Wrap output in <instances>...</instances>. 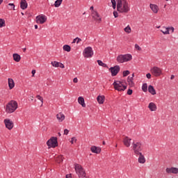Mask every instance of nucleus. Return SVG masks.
Listing matches in <instances>:
<instances>
[{"label": "nucleus", "mask_w": 178, "mask_h": 178, "mask_svg": "<svg viewBox=\"0 0 178 178\" xmlns=\"http://www.w3.org/2000/svg\"><path fill=\"white\" fill-rule=\"evenodd\" d=\"M63 0H56L54 3L55 8H59L60 5H62V2Z\"/></svg>", "instance_id": "obj_28"}, {"label": "nucleus", "mask_w": 178, "mask_h": 178, "mask_svg": "<svg viewBox=\"0 0 178 178\" xmlns=\"http://www.w3.org/2000/svg\"><path fill=\"white\" fill-rule=\"evenodd\" d=\"M113 86L117 91H124V90L127 88V86L126 85H123V83L120 81H115Z\"/></svg>", "instance_id": "obj_6"}, {"label": "nucleus", "mask_w": 178, "mask_h": 178, "mask_svg": "<svg viewBox=\"0 0 178 178\" xmlns=\"http://www.w3.org/2000/svg\"><path fill=\"white\" fill-rule=\"evenodd\" d=\"M170 28H164L163 29H161V31L163 33V34H169V30Z\"/></svg>", "instance_id": "obj_35"}, {"label": "nucleus", "mask_w": 178, "mask_h": 178, "mask_svg": "<svg viewBox=\"0 0 178 178\" xmlns=\"http://www.w3.org/2000/svg\"><path fill=\"white\" fill-rule=\"evenodd\" d=\"M124 31H125V33H127L128 34H130V33H131V28L130 27V26L128 25L124 29Z\"/></svg>", "instance_id": "obj_33"}, {"label": "nucleus", "mask_w": 178, "mask_h": 178, "mask_svg": "<svg viewBox=\"0 0 178 178\" xmlns=\"http://www.w3.org/2000/svg\"><path fill=\"white\" fill-rule=\"evenodd\" d=\"M32 76L34 77V74H35V70H32Z\"/></svg>", "instance_id": "obj_50"}, {"label": "nucleus", "mask_w": 178, "mask_h": 178, "mask_svg": "<svg viewBox=\"0 0 178 178\" xmlns=\"http://www.w3.org/2000/svg\"><path fill=\"white\" fill-rule=\"evenodd\" d=\"M60 63L58 61H53L51 62V66L54 67H59Z\"/></svg>", "instance_id": "obj_36"}, {"label": "nucleus", "mask_w": 178, "mask_h": 178, "mask_svg": "<svg viewBox=\"0 0 178 178\" xmlns=\"http://www.w3.org/2000/svg\"><path fill=\"white\" fill-rule=\"evenodd\" d=\"M3 2V0H0V5Z\"/></svg>", "instance_id": "obj_59"}, {"label": "nucleus", "mask_w": 178, "mask_h": 178, "mask_svg": "<svg viewBox=\"0 0 178 178\" xmlns=\"http://www.w3.org/2000/svg\"><path fill=\"white\" fill-rule=\"evenodd\" d=\"M97 63L99 66H102V67H108V65L104 63V62H102L101 60H97Z\"/></svg>", "instance_id": "obj_30"}, {"label": "nucleus", "mask_w": 178, "mask_h": 178, "mask_svg": "<svg viewBox=\"0 0 178 178\" xmlns=\"http://www.w3.org/2000/svg\"><path fill=\"white\" fill-rule=\"evenodd\" d=\"M149 6L152 12H154V13H158V11L159 10V7H158L156 4L150 3Z\"/></svg>", "instance_id": "obj_17"}, {"label": "nucleus", "mask_w": 178, "mask_h": 178, "mask_svg": "<svg viewBox=\"0 0 178 178\" xmlns=\"http://www.w3.org/2000/svg\"><path fill=\"white\" fill-rule=\"evenodd\" d=\"M133 59L131 54H120L117 57V62L118 63H124V62H129Z\"/></svg>", "instance_id": "obj_4"}, {"label": "nucleus", "mask_w": 178, "mask_h": 178, "mask_svg": "<svg viewBox=\"0 0 178 178\" xmlns=\"http://www.w3.org/2000/svg\"><path fill=\"white\" fill-rule=\"evenodd\" d=\"M108 71L111 72L112 77H115L120 72V66L115 65L114 67H111L108 69Z\"/></svg>", "instance_id": "obj_9"}, {"label": "nucleus", "mask_w": 178, "mask_h": 178, "mask_svg": "<svg viewBox=\"0 0 178 178\" xmlns=\"http://www.w3.org/2000/svg\"><path fill=\"white\" fill-rule=\"evenodd\" d=\"M47 22V17L45 15H38L36 17V23H40V24H44Z\"/></svg>", "instance_id": "obj_12"}, {"label": "nucleus", "mask_w": 178, "mask_h": 178, "mask_svg": "<svg viewBox=\"0 0 178 178\" xmlns=\"http://www.w3.org/2000/svg\"><path fill=\"white\" fill-rule=\"evenodd\" d=\"M58 136H60V132L58 133Z\"/></svg>", "instance_id": "obj_62"}, {"label": "nucleus", "mask_w": 178, "mask_h": 178, "mask_svg": "<svg viewBox=\"0 0 178 178\" xmlns=\"http://www.w3.org/2000/svg\"><path fill=\"white\" fill-rule=\"evenodd\" d=\"M78 102L81 105L83 108H86V103L84 102V97H79L78 98Z\"/></svg>", "instance_id": "obj_24"}, {"label": "nucleus", "mask_w": 178, "mask_h": 178, "mask_svg": "<svg viewBox=\"0 0 178 178\" xmlns=\"http://www.w3.org/2000/svg\"><path fill=\"white\" fill-rule=\"evenodd\" d=\"M76 141H77V139L76 138V137H72L71 138L70 143H71V144H74V143H76Z\"/></svg>", "instance_id": "obj_41"}, {"label": "nucleus", "mask_w": 178, "mask_h": 178, "mask_svg": "<svg viewBox=\"0 0 178 178\" xmlns=\"http://www.w3.org/2000/svg\"><path fill=\"white\" fill-rule=\"evenodd\" d=\"M21 15H22V16H24V13H21Z\"/></svg>", "instance_id": "obj_60"}, {"label": "nucleus", "mask_w": 178, "mask_h": 178, "mask_svg": "<svg viewBox=\"0 0 178 178\" xmlns=\"http://www.w3.org/2000/svg\"><path fill=\"white\" fill-rule=\"evenodd\" d=\"M26 48H24V49H23V51H24V52H26Z\"/></svg>", "instance_id": "obj_58"}, {"label": "nucleus", "mask_w": 178, "mask_h": 178, "mask_svg": "<svg viewBox=\"0 0 178 178\" xmlns=\"http://www.w3.org/2000/svg\"><path fill=\"white\" fill-rule=\"evenodd\" d=\"M152 74L155 76V77H159L162 74V70L158 67H153L151 69Z\"/></svg>", "instance_id": "obj_10"}, {"label": "nucleus", "mask_w": 178, "mask_h": 178, "mask_svg": "<svg viewBox=\"0 0 178 178\" xmlns=\"http://www.w3.org/2000/svg\"><path fill=\"white\" fill-rule=\"evenodd\" d=\"M8 81L10 90L15 88V81H13V79L8 78Z\"/></svg>", "instance_id": "obj_18"}, {"label": "nucleus", "mask_w": 178, "mask_h": 178, "mask_svg": "<svg viewBox=\"0 0 178 178\" xmlns=\"http://www.w3.org/2000/svg\"><path fill=\"white\" fill-rule=\"evenodd\" d=\"M66 178H72V175H67Z\"/></svg>", "instance_id": "obj_51"}, {"label": "nucleus", "mask_w": 178, "mask_h": 178, "mask_svg": "<svg viewBox=\"0 0 178 178\" xmlns=\"http://www.w3.org/2000/svg\"><path fill=\"white\" fill-rule=\"evenodd\" d=\"M4 124L6 125V129H8V130H12L15 126L13 122L9 119L4 120Z\"/></svg>", "instance_id": "obj_11"}, {"label": "nucleus", "mask_w": 178, "mask_h": 178, "mask_svg": "<svg viewBox=\"0 0 178 178\" xmlns=\"http://www.w3.org/2000/svg\"><path fill=\"white\" fill-rule=\"evenodd\" d=\"M133 80H134V79L130 78V76H128L127 82L129 83V85L130 86V87H134V81H133Z\"/></svg>", "instance_id": "obj_27"}, {"label": "nucleus", "mask_w": 178, "mask_h": 178, "mask_svg": "<svg viewBox=\"0 0 178 178\" xmlns=\"http://www.w3.org/2000/svg\"><path fill=\"white\" fill-rule=\"evenodd\" d=\"M56 118L58 122H63L65 120V115L62 113H59L56 115Z\"/></svg>", "instance_id": "obj_23"}, {"label": "nucleus", "mask_w": 178, "mask_h": 178, "mask_svg": "<svg viewBox=\"0 0 178 178\" xmlns=\"http://www.w3.org/2000/svg\"><path fill=\"white\" fill-rule=\"evenodd\" d=\"M47 145L49 148H56L58 147V138L52 136L47 140Z\"/></svg>", "instance_id": "obj_7"}, {"label": "nucleus", "mask_w": 178, "mask_h": 178, "mask_svg": "<svg viewBox=\"0 0 178 178\" xmlns=\"http://www.w3.org/2000/svg\"><path fill=\"white\" fill-rule=\"evenodd\" d=\"M111 3L113 9H116V0H111Z\"/></svg>", "instance_id": "obj_39"}, {"label": "nucleus", "mask_w": 178, "mask_h": 178, "mask_svg": "<svg viewBox=\"0 0 178 178\" xmlns=\"http://www.w3.org/2000/svg\"><path fill=\"white\" fill-rule=\"evenodd\" d=\"M97 102L99 104H104V102H105V96L104 95H99L97 97Z\"/></svg>", "instance_id": "obj_22"}, {"label": "nucleus", "mask_w": 178, "mask_h": 178, "mask_svg": "<svg viewBox=\"0 0 178 178\" xmlns=\"http://www.w3.org/2000/svg\"><path fill=\"white\" fill-rule=\"evenodd\" d=\"M129 74H130V71L129 70H125L122 72L123 77H127V76H129Z\"/></svg>", "instance_id": "obj_38"}, {"label": "nucleus", "mask_w": 178, "mask_h": 178, "mask_svg": "<svg viewBox=\"0 0 178 178\" xmlns=\"http://www.w3.org/2000/svg\"><path fill=\"white\" fill-rule=\"evenodd\" d=\"M135 48L136 49H137L138 51H141V48L139 47L138 44H135Z\"/></svg>", "instance_id": "obj_44"}, {"label": "nucleus", "mask_w": 178, "mask_h": 178, "mask_svg": "<svg viewBox=\"0 0 178 178\" xmlns=\"http://www.w3.org/2000/svg\"><path fill=\"white\" fill-rule=\"evenodd\" d=\"M63 48V50L66 51L67 52H70L72 49V47H70L69 44H65Z\"/></svg>", "instance_id": "obj_29"}, {"label": "nucleus", "mask_w": 178, "mask_h": 178, "mask_svg": "<svg viewBox=\"0 0 178 178\" xmlns=\"http://www.w3.org/2000/svg\"><path fill=\"white\" fill-rule=\"evenodd\" d=\"M76 41H77V39L74 38L72 41V44H75Z\"/></svg>", "instance_id": "obj_52"}, {"label": "nucleus", "mask_w": 178, "mask_h": 178, "mask_svg": "<svg viewBox=\"0 0 178 178\" xmlns=\"http://www.w3.org/2000/svg\"><path fill=\"white\" fill-rule=\"evenodd\" d=\"M90 10H92V12L94 10V6H91Z\"/></svg>", "instance_id": "obj_54"}, {"label": "nucleus", "mask_w": 178, "mask_h": 178, "mask_svg": "<svg viewBox=\"0 0 178 178\" xmlns=\"http://www.w3.org/2000/svg\"><path fill=\"white\" fill-rule=\"evenodd\" d=\"M58 67H60L61 69H65V65L63 63H60Z\"/></svg>", "instance_id": "obj_45"}, {"label": "nucleus", "mask_w": 178, "mask_h": 178, "mask_svg": "<svg viewBox=\"0 0 178 178\" xmlns=\"http://www.w3.org/2000/svg\"><path fill=\"white\" fill-rule=\"evenodd\" d=\"M73 81H74V83H79V79H77V78H74L73 79Z\"/></svg>", "instance_id": "obj_49"}, {"label": "nucleus", "mask_w": 178, "mask_h": 178, "mask_svg": "<svg viewBox=\"0 0 178 178\" xmlns=\"http://www.w3.org/2000/svg\"><path fill=\"white\" fill-rule=\"evenodd\" d=\"M102 144H103V145H105V141H103V143H102Z\"/></svg>", "instance_id": "obj_61"}, {"label": "nucleus", "mask_w": 178, "mask_h": 178, "mask_svg": "<svg viewBox=\"0 0 178 178\" xmlns=\"http://www.w3.org/2000/svg\"><path fill=\"white\" fill-rule=\"evenodd\" d=\"M56 161L57 163H60L61 162H63V156L62 155L58 156L56 158Z\"/></svg>", "instance_id": "obj_31"}, {"label": "nucleus", "mask_w": 178, "mask_h": 178, "mask_svg": "<svg viewBox=\"0 0 178 178\" xmlns=\"http://www.w3.org/2000/svg\"><path fill=\"white\" fill-rule=\"evenodd\" d=\"M170 30H172V33L175 31V28L174 27H171Z\"/></svg>", "instance_id": "obj_55"}, {"label": "nucleus", "mask_w": 178, "mask_h": 178, "mask_svg": "<svg viewBox=\"0 0 178 178\" xmlns=\"http://www.w3.org/2000/svg\"><path fill=\"white\" fill-rule=\"evenodd\" d=\"M27 6H28L27 1L26 0H21V2H20L21 9L24 10L27 9Z\"/></svg>", "instance_id": "obj_19"}, {"label": "nucleus", "mask_w": 178, "mask_h": 178, "mask_svg": "<svg viewBox=\"0 0 178 178\" xmlns=\"http://www.w3.org/2000/svg\"><path fill=\"white\" fill-rule=\"evenodd\" d=\"M64 134L65 136H67L69 134V129H64Z\"/></svg>", "instance_id": "obj_46"}, {"label": "nucleus", "mask_w": 178, "mask_h": 178, "mask_svg": "<svg viewBox=\"0 0 178 178\" xmlns=\"http://www.w3.org/2000/svg\"><path fill=\"white\" fill-rule=\"evenodd\" d=\"M6 24H5V19L0 18V29H2V27H5Z\"/></svg>", "instance_id": "obj_34"}, {"label": "nucleus", "mask_w": 178, "mask_h": 178, "mask_svg": "<svg viewBox=\"0 0 178 178\" xmlns=\"http://www.w3.org/2000/svg\"><path fill=\"white\" fill-rule=\"evenodd\" d=\"M94 55V51H92V48L91 47H88L83 50L84 58H92Z\"/></svg>", "instance_id": "obj_8"}, {"label": "nucleus", "mask_w": 178, "mask_h": 178, "mask_svg": "<svg viewBox=\"0 0 178 178\" xmlns=\"http://www.w3.org/2000/svg\"><path fill=\"white\" fill-rule=\"evenodd\" d=\"M36 98H38V99H39V101H41L42 105V104H44V98H42V97H41L40 95H37Z\"/></svg>", "instance_id": "obj_40"}, {"label": "nucleus", "mask_w": 178, "mask_h": 178, "mask_svg": "<svg viewBox=\"0 0 178 178\" xmlns=\"http://www.w3.org/2000/svg\"><path fill=\"white\" fill-rule=\"evenodd\" d=\"M8 9L9 10H12V9L15 10V4L12 3H8Z\"/></svg>", "instance_id": "obj_37"}, {"label": "nucleus", "mask_w": 178, "mask_h": 178, "mask_svg": "<svg viewBox=\"0 0 178 178\" xmlns=\"http://www.w3.org/2000/svg\"><path fill=\"white\" fill-rule=\"evenodd\" d=\"M122 143H123L124 145H125V147L129 148V147H130V145H131V138H129V136H125L123 138Z\"/></svg>", "instance_id": "obj_15"}, {"label": "nucleus", "mask_w": 178, "mask_h": 178, "mask_svg": "<svg viewBox=\"0 0 178 178\" xmlns=\"http://www.w3.org/2000/svg\"><path fill=\"white\" fill-rule=\"evenodd\" d=\"M146 77H147V79H151V74L149 73H147L146 74Z\"/></svg>", "instance_id": "obj_48"}, {"label": "nucleus", "mask_w": 178, "mask_h": 178, "mask_svg": "<svg viewBox=\"0 0 178 178\" xmlns=\"http://www.w3.org/2000/svg\"><path fill=\"white\" fill-rule=\"evenodd\" d=\"M76 40H77L76 44H79V42L81 41V39L80 38H76Z\"/></svg>", "instance_id": "obj_47"}, {"label": "nucleus", "mask_w": 178, "mask_h": 178, "mask_svg": "<svg viewBox=\"0 0 178 178\" xmlns=\"http://www.w3.org/2000/svg\"><path fill=\"white\" fill-rule=\"evenodd\" d=\"M165 1H169V0H165Z\"/></svg>", "instance_id": "obj_64"}, {"label": "nucleus", "mask_w": 178, "mask_h": 178, "mask_svg": "<svg viewBox=\"0 0 178 178\" xmlns=\"http://www.w3.org/2000/svg\"><path fill=\"white\" fill-rule=\"evenodd\" d=\"M92 17L95 22H102V19L99 17V14L95 10L92 11Z\"/></svg>", "instance_id": "obj_13"}, {"label": "nucleus", "mask_w": 178, "mask_h": 178, "mask_svg": "<svg viewBox=\"0 0 178 178\" xmlns=\"http://www.w3.org/2000/svg\"><path fill=\"white\" fill-rule=\"evenodd\" d=\"M18 107L19 106L17 104V102L11 100L7 104L6 111L7 113H13V112H15Z\"/></svg>", "instance_id": "obj_2"}, {"label": "nucleus", "mask_w": 178, "mask_h": 178, "mask_svg": "<svg viewBox=\"0 0 178 178\" xmlns=\"http://www.w3.org/2000/svg\"><path fill=\"white\" fill-rule=\"evenodd\" d=\"M35 29H38V25H35Z\"/></svg>", "instance_id": "obj_56"}, {"label": "nucleus", "mask_w": 178, "mask_h": 178, "mask_svg": "<svg viewBox=\"0 0 178 178\" xmlns=\"http://www.w3.org/2000/svg\"><path fill=\"white\" fill-rule=\"evenodd\" d=\"M113 16L114 17H119V13H118V11H113Z\"/></svg>", "instance_id": "obj_42"}, {"label": "nucleus", "mask_w": 178, "mask_h": 178, "mask_svg": "<svg viewBox=\"0 0 178 178\" xmlns=\"http://www.w3.org/2000/svg\"><path fill=\"white\" fill-rule=\"evenodd\" d=\"M131 78L134 79V73L132 74V76Z\"/></svg>", "instance_id": "obj_57"}, {"label": "nucleus", "mask_w": 178, "mask_h": 178, "mask_svg": "<svg viewBox=\"0 0 178 178\" xmlns=\"http://www.w3.org/2000/svg\"><path fill=\"white\" fill-rule=\"evenodd\" d=\"M148 91L152 94V95H155L156 94V91L155 90V88H154V86L149 85L148 87Z\"/></svg>", "instance_id": "obj_25"}, {"label": "nucleus", "mask_w": 178, "mask_h": 178, "mask_svg": "<svg viewBox=\"0 0 178 178\" xmlns=\"http://www.w3.org/2000/svg\"><path fill=\"white\" fill-rule=\"evenodd\" d=\"M127 94L128 95H131V94H133V90L129 89V90H127Z\"/></svg>", "instance_id": "obj_43"}, {"label": "nucleus", "mask_w": 178, "mask_h": 178, "mask_svg": "<svg viewBox=\"0 0 178 178\" xmlns=\"http://www.w3.org/2000/svg\"><path fill=\"white\" fill-rule=\"evenodd\" d=\"M74 169L79 178H88L86 170L83 168L81 165L77 163L74 164Z\"/></svg>", "instance_id": "obj_3"}, {"label": "nucleus", "mask_w": 178, "mask_h": 178, "mask_svg": "<svg viewBox=\"0 0 178 178\" xmlns=\"http://www.w3.org/2000/svg\"><path fill=\"white\" fill-rule=\"evenodd\" d=\"M173 79H175V75H171L170 80H173Z\"/></svg>", "instance_id": "obj_53"}, {"label": "nucleus", "mask_w": 178, "mask_h": 178, "mask_svg": "<svg viewBox=\"0 0 178 178\" xmlns=\"http://www.w3.org/2000/svg\"><path fill=\"white\" fill-rule=\"evenodd\" d=\"M117 10L119 13H129L130 6L126 0H117Z\"/></svg>", "instance_id": "obj_1"}, {"label": "nucleus", "mask_w": 178, "mask_h": 178, "mask_svg": "<svg viewBox=\"0 0 178 178\" xmlns=\"http://www.w3.org/2000/svg\"><path fill=\"white\" fill-rule=\"evenodd\" d=\"M142 90L144 92H147L148 91V85L147 83H143L142 86Z\"/></svg>", "instance_id": "obj_32"}, {"label": "nucleus", "mask_w": 178, "mask_h": 178, "mask_svg": "<svg viewBox=\"0 0 178 178\" xmlns=\"http://www.w3.org/2000/svg\"><path fill=\"white\" fill-rule=\"evenodd\" d=\"M13 58L15 62H19L20 59H22V57L19 55V54H14L13 55Z\"/></svg>", "instance_id": "obj_26"}, {"label": "nucleus", "mask_w": 178, "mask_h": 178, "mask_svg": "<svg viewBox=\"0 0 178 178\" xmlns=\"http://www.w3.org/2000/svg\"><path fill=\"white\" fill-rule=\"evenodd\" d=\"M138 162L139 163H144L145 162V157L143 155V153H140L137 154V156H138Z\"/></svg>", "instance_id": "obj_21"}, {"label": "nucleus", "mask_w": 178, "mask_h": 178, "mask_svg": "<svg viewBox=\"0 0 178 178\" xmlns=\"http://www.w3.org/2000/svg\"><path fill=\"white\" fill-rule=\"evenodd\" d=\"M115 147H118V145H115Z\"/></svg>", "instance_id": "obj_63"}, {"label": "nucleus", "mask_w": 178, "mask_h": 178, "mask_svg": "<svg viewBox=\"0 0 178 178\" xmlns=\"http://www.w3.org/2000/svg\"><path fill=\"white\" fill-rule=\"evenodd\" d=\"M132 149L134 154L137 156V155L141 154V151H143V144L140 142H134L132 143Z\"/></svg>", "instance_id": "obj_5"}, {"label": "nucleus", "mask_w": 178, "mask_h": 178, "mask_svg": "<svg viewBox=\"0 0 178 178\" xmlns=\"http://www.w3.org/2000/svg\"><path fill=\"white\" fill-rule=\"evenodd\" d=\"M90 151L93 154H101V149H100V147H98L97 146H92L90 147Z\"/></svg>", "instance_id": "obj_16"}, {"label": "nucleus", "mask_w": 178, "mask_h": 178, "mask_svg": "<svg viewBox=\"0 0 178 178\" xmlns=\"http://www.w3.org/2000/svg\"><path fill=\"white\" fill-rule=\"evenodd\" d=\"M165 172L166 173H168V175H170V173H172V175H177L178 168L175 167L167 168Z\"/></svg>", "instance_id": "obj_14"}, {"label": "nucleus", "mask_w": 178, "mask_h": 178, "mask_svg": "<svg viewBox=\"0 0 178 178\" xmlns=\"http://www.w3.org/2000/svg\"><path fill=\"white\" fill-rule=\"evenodd\" d=\"M148 108L149 111H151L152 112H154L155 111H156V104H155V103L154 102H151L149 104Z\"/></svg>", "instance_id": "obj_20"}]
</instances>
